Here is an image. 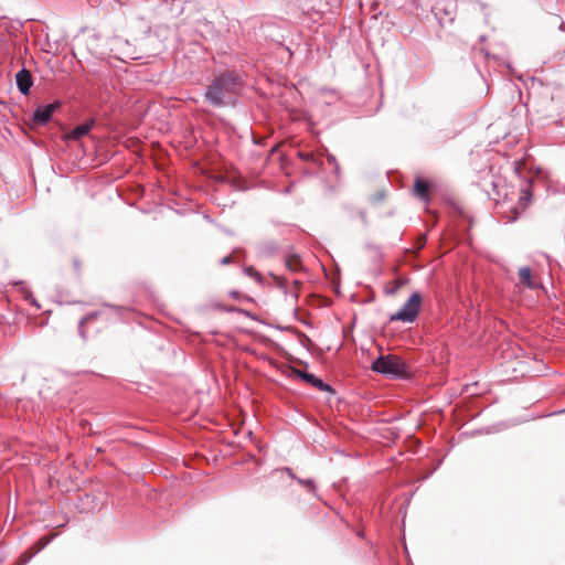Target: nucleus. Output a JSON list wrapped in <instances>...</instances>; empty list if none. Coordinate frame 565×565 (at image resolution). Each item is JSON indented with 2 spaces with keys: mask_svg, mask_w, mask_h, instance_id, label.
<instances>
[{
  "mask_svg": "<svg viewBox=\"0 0 565 565\" xmlns=\"http://www.w3.org/2000/svg\"><path fill=\"white\" fill-rule=\"evenodd\" d=\"M298 157L305 161H312L315 156L312 152L298 151Z\"/></svg>",
  "mask_w": 565,
  "mask_h": 565,
  "instance_id": "13",
  "label": "nucleus"
},
{
  "mask_svg": "<svg viewBox=\"0 0 565 565\" xmlns=\"http://www.w3.org/2000/svg\"><path fill=\"white\" fill-rule=\"evenodd\" d=\"M15 78L20 92L24 95L29 94L30 88L33 84L31 73L26 70H21L18 72Z\"/></svg>",
  "mask_w": 565,
  "mask_h": 565,
  "instance_id": "7",
  "label": "nucleus"
},
{
  "mask_svg": "<svg viewBox=\"0 0 565 565\" xmlns=\"http://www.w3.org/2000/svg\"><path fill=\"white\" fill-rule=\"evenodd\" d=\"M61 107L60 102H54L45 106H39L33 115V121L38 125H44L50 121L53 114Z\"/></svg>",
  "mask_w": 565,
  "mask_h": 565,
  "instance_id": "5",
  "label": "nucleus"
},
{
  "mask_svg": "<svg viewBox=\"0 0 565 565\" xmlns=\"http://www.w3.org/2000/svg\"><path fill=\"white\" fill-rule=\"evenodd\" d=\"M520 284L530 289L541 287V281L529 267H523L519 270Z\"/></svg>",
  "mask_w": 565,
  "mask_h": 565,
  "instance_id": "6",
  "label": "nucleus"
},
{
  "mask_svg": "<svg viewBox=\"0 0 565 565\" xmlns=\"http://www.w3.org/2000/svg\"><path fill=\"white\" fill-rule=\"evenodd\" d=\"M414 189H415V193L418 196L426 199V200L428 199V193L430 190V184L428 181H426L424 179H417L415 181Z\"/></svg>",
  "mask_w": 565,
  "mask_h": 565,
  "instance_id": "11",
  "label": "nucleus"
},
{
  "mask_svg": "<svg viewBox=\"0 0 565 565\" xmlns=\"http://www.w3.org/2000/svg\"><path fill=\"white\" fill-rule=\"evenodd\" d=\"M93 127V120L86 121L82 125L76 126L73 130L65 134L66 140H78L86 136Z\"/></svg>",
  "mask_w": 565,
  "mask_h": 565,
  "instance_id": "8",
  "label": "nucleus"
},
{
  "mask_svg": "<svg viewBox=\"0 0 565 565\" xmlns=\"http://www.w3.org/2000/svg\"><path fill=\"white\" fill-rule=\"evenodd\" d=\"M426 241H427V238L425 235L418 236L415 242L416 249H418V250L422 249L425 246Z\"/></svg>",
  "mask_w": 565,
  "mask_h": 565,
  "instance_id": "14",
  "label": "nucleus"
},
{
  "mask_svg": "<svg viewBox=\"0 0 565 565\" xmlns=\"http://www.w3.org/2000/svg\"><path fill=\"white\" fill-rule=\"evenodd\" d=\"M372 370L393 377L406 379L411 375V370L406 363L398 356L388 354L382 355L372 363Z\"/></svg>",
  "mask_w": 565,
  "mask_h": 565,
  "instance_id": "3",
  "label": "nucleus"
},
{
  "mask_svg": "<svg viewBox=\"0 0 565 565\" xmlns=\"http://www.w3.org/2000/svg\"><path fill=\"white\" fill-rule=\"evenodd\" d=\"M295 286H296V288H297V289H299V288H300V286H301V282H300V281H298V280H296V281H295Z\"/></svg>",
  "mask_w": 565,
  "mask_h": 565,
  "instance_id": "16",
  "label": "nucleus"
},
{
  "mask_svg": "<svg viewBox=\"0 0 565 565\" xmlns=\"http://www.w3.org/2000/svg\"><path fill=\"white\" fill-rule=\"evenodd\" d=\"M422 306V296L414 292L403 308L391 316V321L413 322L416 320Z\"/></svg>",
  "mask_w": 565,
  "mask_h": 565,
  "instance_id": "4",
  "label": "nucleus"
},
{
  "mask_svg": "<svg viewBox=\"0 0 565 565\" xmlns=\"http://www.w3.org/2000/svg\"><path fill=\"white\" fill-rule=\"evenodd\" d=\"M301 376L303 377V380H306L308 383L312 384L313 386H316L318 388L323 387L322 381L317 379L315 375L309 374V373H303Z\"/></svg>",
  "mask_w": 565,
  "mask_h": 565,
  "instance_id": "12",
  "label": "nucleus"
},
{
  "mask_svg": "<svg viewBox=\"0 0 565 565\" xmlns=\"http://www.w3.org/2000/svg\"><path fill=\"white\" fill-rule=\"evenodd\" d=\"M51 539L52 536L41 537L32 547H30V550L26 553H24L21 556L23 561L30 559L33 555L39 553L44 546H46L50 543Z\"/></svg>",
  "mask_w": 565,
  "mask_h": 565,
  "instance_id": "9",
  "label": "nucleus"
},
{
  "mask_svg": "<svg viewBox=\"0 0 565 565\" xmlns=\"http://www.w3.org/2000/svg\"><path fill=\"white\" fill-rule=\"evenodd\" d=\"M402 285H403V281L401 279L395 280L393 288L390 289L388 292L394 294Z\"/></svg>",
  "mask_w": 565,
  "mask_h": 565,
  "instance_id": "15",
  "label": "nucleus"
},
{
  "mask_svg": "<svg viewBox=\"0 0 565 565\" xmlns=\"http://www.w3.org/2000/svg\"><path fill=\"white\" fill-rule=\"evenodd\" d=\"M498 195V203L504 213L510 214L511 220H515L523 213L532 199V181L518 179L516 183H507L498 181L493 183Z\"/></svg>",
  "mask_w": 565,
  "mask_h": 565,
  "instance_id": "1",
  "label": "nucleus"
},
{
  "mask_svg": "<svg viewBox=\"0 0 565 565\" xmlns=\"http://www.w3.org/2000/svg\"><path fill=\"white\" fill-rule=\"evenodd\" d=\"M241 87V82L233 74L223 75L210 86L206 97L215 105L225 104Z\"/></svg>",
  "mask_w": 565,
  "mask_h": 565,
  "instance_id": "2",
  "label": "nucleus"
},
{
  "mask_svg": "<svg viewBox=\"0 0 565 565\" xmlns=\"http://www.w3.org/2000/svg\"><path fill=\"white\" fill-rule=\"evenodd\" d=\"M285 264L291 271H300L302 269V262L297 254H288L285 258Z\"/></svg>",
  "mask_w": 565,
  "mask_h": 565,
  "instance_id": "10",
  "label": "nucleus"
}]
</instances>
